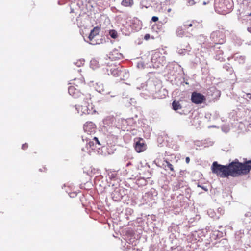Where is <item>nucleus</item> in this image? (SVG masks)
<instances>
[{
	"mask_svg": "<svg viewBox=\"0 0 251 251\" xmlns=\"http://www.w3.org/2000/svg\"><path fill=\"white\" fill-rule=\"evenodd\" d=\"M228 167L230 176L233 177L247 175L251 170V159L241 163L235 159L228 164Z\"/></svg>",
	"mask_w": 251,
	"mask_h": 251,
	"instance_id": "nucleus-1",
	"label": "nucleus"
},
{
	"mask_svg": "<svg viewBox=\"0 0 251 251\" xmlns=\"http://www.w3.org/2000/svg\"><path fill=\"white\" fill-rule=\"evenodd\" d=\"M213 174L221 178L227 177L230 176L228 164L223 165L219 164L216 161H214L211 167Z\"/></svg>",
	"mask_w": 251,
	"mask_h": 251,
	"instance_id": "nucleus-2",
	"label": "nucleus"
},
{
	"mask_svg": "<svg viewBox=\"0 0 251 251\" xmlns=\"http://www.w3.org/2000/svg\"><path fill=\"white\" fill-rule=\"evenodd\" d=\"M210 38L213 43L222 44L225 42L226 36L223 30H216L211 33Z\"/></svg>",
	"mask_w": 251,
	"mask_h": 251,
	"instance_id": "nucleus-3",
	"label": "nucleus"
},
{
	"mask_svg": "<svg viewBox=\"0 0 251 251\" xmlns=\"http://www.w3.org/2000/svg\"><path fill=\"white\" fill-rule=\"evenodd\" d=\"M90 100H88L87 101H85L83 105L78 107H76V109L78 111V113L81 115L84 114H93L95 112L93 109V106L92 103L89 102Z\"/></svg>",
	"mask_w": 251,
	"mask_h": 251,
	"instance_id": "nucleus-4",
	"label": "nucleus"
},
{
	"mask_svg": "<svg viewBox=\"0 0 251 251\" xmlns=\"http://www.w3.org/2000/svg\"><path fill=\"white\" fill-rule=\"evenodd\" d=\"M134 141V148L137 152L140 153L146 150V145L143 139L141 138H136L135 139Z\"/></svg>",
	"mask_w": 251,
	"mask_h": 251,
	"instance_id": "nucleus-5",
	"label": "nucleus"
},
{
	"mask_svg": "<svg viewBox=\"0 0 251 251\" xmlns=\"http://www.w3.org/2000/svg\"><path fill=\"white\" fill-rule=\"evenodd\" d=\"M191 100L194 103L201 104L205 100V98L202 94L194 92L192 93Z\"/></svg>",
	"mask_w": 251,
	"mask_h": 251,
	"instance_id": "nucleus-6",
	"label": "nucleus"
},
{
	"mask_svg": "<svg viewBox=\"0 0 251 251\" xmlns=\"http://www.w3.org/2000/svg\"><path fill=\"white\" fill-rule=\"evenodd\" d=\"M237 115L239 117H240L242 121L241 122H250L251 116V111H239L237 113Z\"/></svg>",
	"mask_w": 251,
	"mask_h": 251,
	"instance_id": "nucleus-7",
	"label": "nucleus"
},
{
	"mask_svg": "<svg viewBox=\"0 0 251 251\" xmlns=\"http://www.w3.org/2000/svg\"><path fill=\"white\" fill-rule=\"evenodd\" d=\"M175 66H176V69H177L178 70V75H179V76L178 77H177L176 78H175V81H177V78H178V80H179V82H177L176 83L177 85H179V84H182L183 83H184V77H183V75H184V73H183V68H181V67L179 65H178L177 63L176 64H174V68H175Z\"/></svg>",
	"mask_w": 251,
	"mask_h": 251,
	"instance_id": "nucleus-8",
	"label": "nucleus"
},
{
	"mask_svg": "<svg viewBox=\"0 0 251 251\" xmlns=\"http://www.w3.org/2000/svg\"><path fill=\"white\" fill-rule=\"evenodd\" d=\"M176 34L177 36L181 37L184 36L190 37L192 36V34L189 31L185 30L182 26L177 28L176 30Z\"/></svg>",
	"mask_w": 251,
	"mask_h": 251,
	"instance_id": "nucleus-9",
	"label": "nucleus"
},
{
	"mask_svg": "<svg viewBox=\"0 0 251 251\" xmlns=\"http://www.w3.org/2000/svg\"><path fill=\"white\" fill-rule=\"evenodd\" d=\"M83 128L85 132H87L88 134H91L95 131V126L91 122H87L84 124Z\"/></svg>",
	"mask_w": 251,
	"mask_h": 251,
	"instance_id": "nucleus-10",
	"label": "nucleus"
},
{
	"mask_svg": "<svg viewBox=\"0 0 251 251\" xmlns=\"http://www.w3.org/2000/svg\"><path fill=\"white\" fill-rule=\"evenodd\" d=\"M122 54L120 53L118 50H113L109 54V58L111 60H116L123 58Z\"/></svg>",
	"mask_w": 251,
	"mask_h": 251,
	"instance_id": "nucleus-11",
	"label": "nucleus"
},
{
	"mask_svg": "<svg viewBox=\"0 0 251 251\" xmlns=\"http://www.w3.org/2000/svg\"><path fill=\"white\" fill-rule=\"evenodd\" d=\"M232 58L237 63L242 64L245 63L246 60V57L245 56L241 55L238 53L234 54Z\"/></svg>",
	"mask_w": 251,
	"mask_h": 251,
	"instance_id": "nucleus-12",
	"label": "nucleus"
},
{
	"mask_svg": "<svg viewBox=\"0 0 251 251\" xmlns=\"http://www.w3.org/2000/svg\"><path fill=\"white\" fill-rule=\"evenodd\" d=\"M100 29L98 27H95L91 31L89 35V39L90 41H92L94 38L97 35L99 34Z\"/></svg>",
	"mask_w": 251,
	"mask_h": 251,
	"instance_id": "nucleus-13",
	"label": "nucleus"
},
{
	"mask_svg": "<svg viewBox=\"0 0 251 251\" xmlns=\"http://www.w3.org/2000/svg\"><path fill=\"white\" fill-rule=\"evenodd\" d=\"M68 93L73 97L76 98L78 96V90L74 86H71L68 88Z\"/></svg>",
	"mask_w": 251,
	"mask_h": 251,
	"instance_id": "nucleus-14",
	"label": "nucleus"
},
{
	"mask_svg": "<svg viewBox=\"0 0 251 251\" xmlns=\"http://www.w3.org/2000/svg\"><path fill=\"white\" fill-rule=\"evenodd\" d=\"M167 94V91L165 89H161L158 92L156 93L155 98L162 99L165 97Z\"/></svg>",
	"mask_w": 251,
	"mask_h": 251,
	"instance_id": "nucleus-15",
	"label": "nucleus"
},
{
	"mask_svg": "<svg viewBox=\"0 0 251 251\" xmlns=\"http://www.w3.org/2000/svg\"><path fill=\"white\" fill-rule=\"evenodd\" d=\"M133 3V0H123L122 1V5L124 6H131Z\"/></svg>",
	"mask_w": 251,
	"mask_h": 251,
	"instance_id": "nucleus-16",
	"label": "nucleus"
},
{
	"mask_svg": "<svg viewBox=\"0 0 251 251\" xmlns=\"http://www.w3.org/2000/svg\"><path fill=\"white\" fill-rule=\"evenodd\" d=\"M96 85L95 86L96 90L100 93H103L104 91L103 85L100 83V84L96 83Z\"/></svg>",
	"mask_w": 251,
	"mask_h": 251,
	"instance_id": "nucleus-17",
	"label": "nucleus"
},
{
	"mask_svg": "<svg viewBox=\"0 0 251 251\" xmlns=\"http://www.w3.org/2000/svg\"><path fill=\"white\" fill-rule=\"evenodd\" d=\"M182 108V106L179 104L178 102H176V101H174V110L178 111L179 110H181Z\"/></svg>",
	"mask_w": 251,
	"mask_h": 251,
	"instance_id": "nucleus-18",
	"label": "nucleus"
},
{
	"mask_svg": "<svg viewBox=\"0 0 251 251\" xmlns=\"http://www.w3.org/2000/svg\"><path fill=\"white\" fill-rule=\"evenodd\" d=\"M109 34L113 39H116L118 37L117 32L115 30H110L109 32Z\"/></svg>",
	"mask_w": 251,
	"mask_h": 251,
	"instance_id": "nucleus-19",
	"label": "nucleus"
},
{
	"mask_svg": "<svg viewBox=\"0 0 251 251\" xmlns=\"http://www.w3.org/2000/svg\"><path fill=\"white\" fill-rule=\"evenodd\" d=\"M195 23V21H193L192 23H185L183 25V28L185 29V30L188 29L189 27L193 26L194 24Z\"/></svg>",
	"mask_w": 251,
	"mask_h": 251,
	"instance_id": "nucleus-20",
	"label": "nucleus"
},
{
	"mask_svg": "<svg viewBox=\"0 0 251 251\" xmlns=\"http://www.w3.org/2000/svg\"><path fill=\"white\" fill-rule=\"evenodd\" d=\"M241 97L246 100H248V99H249L251 100V93H245L244 92H242V94L241 95ZM248 101V100H247Z\"/></svg>",
	"mask_w": 251,
	"mask_h": 251,
	"instance_id": "nucleus-21",
	"label": "nucleus"
},
{
	"mask_svg": "<svg viewBox=\"0 0 251 251\" xmlns=\"http://www.w3.org/2000/svg\"><path fill=\"white\" fill-rule=\"evenodd\" d=\"M121 72L117 69H114L111 70V74L114 76H118L120 75Z\"/></svg>",
	"mask_w": 251,
	"mask_h": 251,
	"instance_id": "nucleus-22",
	"label": "nucleus"
},
{
	"mask_svg": "<svg viewBox=\"0 0 251 251\" xmlns=\"http://www.w3.org/2000/svg\"><path fill=\"white\" fill-rule=\"evenodd\" d=\"M166 165H165V167H166L167 166V167L168 168H169L170 169V170L172 171L173 170L172 165L168 161H166Z\"/></svg>",
	"mask_w": 251,
	"mask_h": 251,
	"instance_id": "nucleus-23",
	"label": "nucleus"
},
{
	"mask_svg": "<svg viewBox=\"0 0 251 251\" xmlns=\"http://www.w3.org/2000/svg\"><path fill=\"white\" fill-rule=\"evenodd\" d=\"M159 55V53H156L151 58V61L152 63H156L155 57H157Z\"/></svg>",
	"mask_w": 251,
	"mask_h": 251,
	"instance_id": "nucleus-24",
	"label": "nucleus"
},
{
	"mask_svg": "<svg viewBox=\"0 0 251 251\" xmlns=\"http://www.w3.org/2000/svg\"><path fill=\"white\" fill-rule=\"evenodd\" d=\"M195 3H196V2L194 1V0H189L188 1L187 5L189 6H192V5L195 4Z\"/></svg>",
	"mask_w": 251,
	"mask_h": 251,
	"instance_id": "nucleus-25",
	"label": "nucleus"
},
{
	"mask_svg": "<svg viewBox=\"0 0 251 251\" xmlns=\"http://www.w3.org/2000/svg\"><path fill=\"white\" fill-rule=\"evenodd\" d=\"M93 140L94 141L95 144H98V145H100V142L98 140V139L96 137H94L93 138Z\"/></svg>",
	"mask_w": 251,
	"mask_h": 251,
	"instance_id": "nucleus-26",
	"label": "nucleus"
},
{
	"mask_svg": "<svg viewBox=\"0 0 251 251\" xmlns=\"http://www.w3.org/2000/svg\"><path fill=\"white\" fill-rule=\"evenodd\" d=\"M188 50L187 49H181L180 50H178V53H179V54H183V53L186 51V50Z\"/></svg>",
	"mask_w": 251,
	"mask_h": 251,
	"instance_id": "nucleus-27",
	"label": "nucleus"
},
{
	"mask_svg": "<svg viewBox=\"0 0 251 251\" xmlns=\"http://www.w3.org/2000/svg\"><path fill=\"white\" fill-rule=\"evenodd\" d=\"M87 145H89L90 147L94 146L95 144L93 140L92 141H89V142H88Z\"/></svg>",
	"mask_w": 251,
	"mask_h": 251,
	"instance_id": "nucleus-28",
	"label": "nucleus"
},
{
	"mask_svg": "<svg viewBox=\"0 0 251 251\" xmlns=\"http://www.w3.org/2000/svg\"><path fill=\"white\" fill-rule=\"evenodd\" d=\"M176 112L182 115V114H185V111L183 109L179 110L178 111H176Z\"/></svg>",
	"mask_w": 251,
	"mask_h": 251,
	"instance_id": "nucleus-29",
	"label": "nucleus"
},
{
	"mask_svg": "<svg viewBox=\"0 0 251 251\" xmlns=\"http://www.w3.org/2000/svg\"><path fill=\"white\" fill-rule=\"evenodd\" d=\"M225 68L228 71H232V68H231L229 65H226Z\"/></svg>",
	"mask_w": 251,
	"mask_h": 251,
	"instance_id": "nucleus-30",
	"label": "nucleus"
},
{
	"mask_svg": "<svg viewBox=\"0 0 251 251\" xmlns=\"http://www.w3.org/2000/svg\"><path fill=\"white\" fill-rule=\"evenodd\" d=\"M151 20L153 21V22H156L158 20V18L156 16H153L152 17V19H151Z\"/></svg>",
	"mask_w": 251,
	"mask_h": 251,
	"instance_id": "nucleus-31",
	"label": "nucleus"
},
{
	"mask_svg": "<svg viewBox=\"0 0 251 251\" xmlns=\"http://www.w3.org/2000/svg\"><path fill=\"white\" fill-rule=\"evenodd\" d=\"M202 39H204V40H205V37L202 35H201L199 36V40L201 41H202L203 40Z\"/></svg>",
	"mask_w": 251,
	"mask_h": 251,
	"instance_id": "nucleus-32",
	"label": "nucleus"
},
{
	"mask_svg": "<svg viewBox=\"0 0 251 251\" xmlns=\"http://www.w3.org/2000/svg\"><path fill=\"white\" fill-rule=\"evenodd\" d=\"M198 186L201 188L203 190H204L205 191H208V189L205 186H201L200 185H198Z\"/></svg>",
	"mask_w": 251,
	"mask_h": 251,
	"instance_id": "nucleus-33",
	"label": "nucleus"
},
{
	"mask_svg": "<svg viewBox=\"0 0 251 251\" xmlns=\"http://www.w3.org/2000/svg\"><path fill=\"white\" fill-rule=\"evenodd\" d=\"M27 148V145L26 144H23L22 145V149L25 150Z\"/></svg>",
	"mask_w": 251,
	"mask_h": 251,
	"instance_id": "nucleus-34",
	"label": "nucleus"
},
{
	"mask_svg": "<svg viewBox=\"0 0 251 251\" xmlns=\"http://www.w3.org/2000/svg\"><path fill=\"white\" fill-rule=\"evenodd\" d=\"M177 251H185L184 249L182 248H178L176 249Z\"/></svg>",
	"mask_w": 251,
	"mask_h": 251,
	"instance_id": "nucleus-35",
	"label": "nucleus"
},
{
	"mask_svg": "<svg viewBox=\"0 0 251 251\" xmlns=\"http://www.w3.org/2000/svg\"><path fill=\"white\" fill-rule=\"evenodd\" d=\"M185 160H186V162L187 164H188V163H189V162H190V158H189V157H187L186 158Z\"/></svg>",
	"mask_w": 251,
	"mask_h": 251,
	"instance_id": "nucleus-36",
	"label": "nucleus"
},
{
	"mask_svg": "<svg viewBox=\"0 0 251 251\" xmlns=\"http://www.w3.org/2000/svg\"><path fill=\"white\" fill-rule=\"evenodd\" d=\"M150 35L149 34H147L145 36V38L147 40L149 38Z\"/></svg>",
	"mask_w": 251,
	"mask_h": 251,
	"instance_id": "nucleus-37",
	"label": "nucleus"
},
{
	"mask_svg": "<svg viewBox=\"0 0 251 251\" xmlns=\"http://www.w3.org/2000/svg\"><path fill=\"white\" fill-rule=\"evenodd\" d=\"M248 31L249 32L251 33V27H248Z\"/></svg>",
	"mask_w": 251,
	"mask_h": 251,
	"instance_id": "nucleus-38",
	"label": "nucleus"
},
{
	"mask_svg": "<svg viewBox=\"0 0 251 251\" xmlns=\"http://www.w3.org/2000/svg\"><path fill=\"white\" fill-rule=\"evenodd\" d=\"M181 187V186H180V184H179L178 186H176V188H177V189H178V188H180Z\"/></svg>",
	"mask_w": 251,
	"mask_h": 251,
	"instance_id": "nucleus-39",
	"label": "nucleus"
},
{
	"mask_svg": "<svg viewBox=\"0 0 251 251\" xmlns=\"http://www.w3.org/2000/svg\"><path fill=\"white\" fill-rule=\"evenodd\" d=\"M247 15L249 16H251V12L250 13H248L247 14Z\"/></svg>",
	"mask_w": 251,
	"mask_h": 251,
	"instance_id": "nucleus-40",
	"label": "nucleus"
},
{
	"mask_svg": "<svg viewBox=\"0 0 251 251\" xmlns=\"http://www.w3.org/2000/svg\"><path fill=\"white\" fill-rule=\"evenodd\" d=\"M167 11L168 12H170L171 11V8H169L168 10H167Z\"/></svg>",
	"mask_w": 251,
	"mask_h": 251,
	"instance_id": "nucleus-41",
	"label": "nucleus"
},
{
	"mask_svg": "<svg viewBox=\"0 0 251 251\" xmlns=\"http://www.w3.org/2000/svg\"><path fill=\"white\" fill-rule=\"evenodd\" d=\"M106 120H107V119H105L104 120V123H106Z\"/></svg>",
	"mask_w": 251,
	"mask_h": 251,
	"instance_id": "nucleus-42",
	"label": "nucleus"
},
{
	"mask_svg": "<svg viewBox=\"0 0 251 251\" xmlns=\"http://www.w3.org/2000/svg\"><path fill=\"white\" fill-rule=\"evenodd\" d=\"M90 44H93V45L95 44V43H94V42H91V43H90Z\"/></svg>",
	"mask_w": 251,
	"mask_h": 251,
	"instance_id": "nucleus-43",
	"label": "nucleus"
},
{
	"mask_svg": "<svg viewBox=\"0 0 251 251\" xmlns=\"http://www.w3.org/2000/svg\"><path fill=\"white\" fill-rule=\"evenodd\" d=\"M203 4H204V5H205V4H206V3L205 2H203Z\"/></svg>",
	"mask_w": 251,
	"mask_h": 251,
	"instance_id": "nucleus-44",
	"label": "nucleus"
}]
</instances>
